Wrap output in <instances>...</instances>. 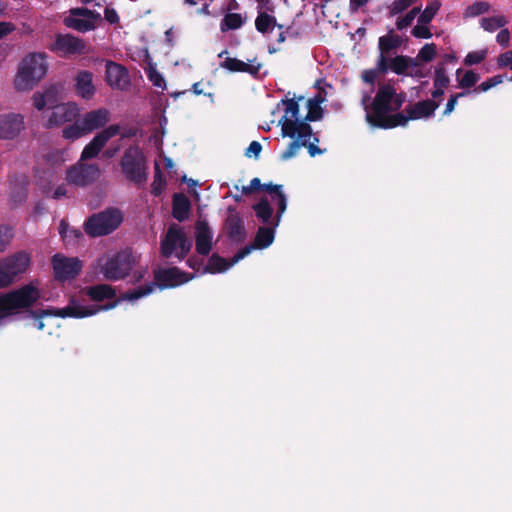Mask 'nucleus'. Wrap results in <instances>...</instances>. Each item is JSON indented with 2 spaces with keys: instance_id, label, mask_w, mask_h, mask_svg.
Listing matches in <instances>:
<instances>
[{
  "instance_id": "nucleus-25",
  "label": "nucleus",
  "mask_w": 512,
  "mask_h": 512,
  "mask_svg": "<svg viewBox=\"0 0 512 512\" xmlns=\"http://www.w3.org/2000/svg\"><path fill=\"white\" fill-rule=\"evenodd\" d=\"M109 121V111L105 108H99L96 110H92L87 112L84 117L81 119V122L87 132L91 133L92 131L104 127V125Z\"/></svg>"
},
{
  "instance_id": "nucleus-35",
  "label": "nucleus",
  "mask_w": 512,
  "mask_h": 512,
  "mask_svg": "<svg viewBox=\"0 0 512 512\" xmlns=\"http://www.w3.org/2000/svg\"><path fill=\"white\" fill-rule=\"evenodd\" d=\"M144 70L148 80L153 84V86L161 88L162 90L166 89V81L163 75L157 70L155 63L150 60Z\"/></svg>"
},
{
  "instance_id": "nucleus-10",
  "label": "nucleus",
  "mask_w": 512,
  "mask_h": 512,
  "mask_svg": "<svg viewBox=\"0 0 512 512\" xmlns=\"http://www.w3.org/2000/svg\"><path fill=\"white\" fill-rule=\"evenodd\" d=\"M100 173L97 164H87L80 159L67 170L66 180L70 184L85 187L95 182L100 177Z\"/></svg>"
},
{
  "instance_id": "nucleus-20",
  "label": "nucleus",
  "mask_w": 512,
  "mask_h": 512,
  "mask_svg": "<svg viewBox=\"0 0 512 512\" xmlns=\"http://www.w3.org/2000/svg\"><path fill=\"white\" fill-rule=\"evenodd\" d=\"M213 233L205 220H198L195 225V242L198 254L207 256L212 249Z\"/></svg>"
},
{
  "instance_id": "nucleus-53",
  "label": "nucleus",
  "mask_w": 512,
  "mask_h": 512,
  "mask_svg": "<svg viewBox=\"0 0 512 512\" xmlns=\"http://www.w3.org/2000/svg\"><path fill=\"white\" fill-rule=\"evenodd\" d=\"M390 60L391 59H389L386 54L380 53L376 63V68H374L379 75H384L388 72L390 69Z\"/></svg>"
},
{
  "instance_id": "nucleus-62",
  "label": "nucleus",
  "mask_w": 512,
  "mask_h": 512,
  "mask_svg": "<svg viewBox=\"0 0 512 512\" xmlns=\"http://www.w3.org/2000/svg\"><path fill=\"white\" fill-rule=\"evenodd\" d=\"M257 3H258V6H257V9H258V12L259 11H262V10H265L264 12H274V4L272 2V0H256Z\"/></svg>"
},
{
  "instance_id": "nucleus-13",
  "label": "nucleus",
  "mask_w": 512,
  "mask_h": 512,
  "mask_svg": "<svg viewBox=\"0 0 512 512\" xmlns=\"http://www.w3.org/2000/svg\"><path fill=\"white\" fill-rule=\"evenodd\" d=\"M0 263L11 285L19 276L26 273L31 264V255L21 250L3 258Z\"/></svg>"
},
{
  "instance_id": "nucleus-36",
  "label": "nucleus",
  "mask_w": 512,
  "mask_h": 512,
  "mask_svg": "<svg viewBox=\"0 0 512 512\" xmlns=\"http://www.w3.org/2000/svg\"><path fill=\"white\" fill-rule=\"evenodd\" d=\"M87 132L81 122V120L77 119L74 120V122L68 126H66L62 131L63 138L67 140H77L81 138L82 136L86 135Z\"/></svg>"
},
{
  "instance_id": "nucleus-12",
  "label": "nucleus",
  "mask_w": 512,
  "mask_h": 512,
  "mask_svg": "<svg viewBox=\"0 0 512 512\" xmlns=\"http://www.w3.org/2000/svg\"><path fill=\"white\" fill-rule=\"evenodd\" d=\"M70 16L63 21L68 28L79 32H87L95 29L93 20H100V13L84 7H76L70 9Z\"/></svg>"
},
{
  "instance_id": "nucleus-46",
  "label": "nucleus",
  "mask_w": 512,
  "mask_h": 512,
  "mask_svg": "<svg viewBox=\"0 0 512 512\" xmlns=\"http://www.w3.org/2000/svg\"><path fill=\"white\" fill-rule=\"evenodd\" d=\"M297 139L290 142L288 147L286 148L285 151H283V153L281 154V159L282 160H288L292 157H294L299 148L302 147V145H306V138H301L299 139L298 137H296Z\"/></svg>"
},
{
  "instance_id": "nucleus-21",
  "label": "nucleus",
  "mask_w": 512,
  "mask_h": 512,
  "mask_svg": "<svg viewBox=\"0 0 512 512\" xmlns=\"http://www.w3.org/2000/svg\"><path fill=\"white\" fill-rule=\"evenodd\" d=\"M24 121L20 114L0 115V139H13L23 129Z\"/></svg>"
},
{
  "instance_id": "nucleus-60",
  "label": "nucleus",
  "mask_w": 512,
  "mask_h": 512,
  "mask_svg": "<svg viewBox=\"0 0 512 512\" xmlns=\"http://www.w3.org/2000/svg\"><path fill=\"white\" fill-rule=\"evenodd\" d=\"M33 105L37 110H43L46 106L45 96L41 93H35L32 97Z\"/></svg>"
},
{
  "instance_id": "nucleus-1",
  "label": "nucleus",
  "mask_w": 512,
  "mask_h": 512,
  "mask_svg": "<svg viewBox=\"0 0 512 512\" xmlns=\"http://www.w3.org/2000/svg\"><path fill=\"white\" fill-rule=\"evenodd\" d=\"M41 298L39 281L34 280L17 289L7 293L0 294V314L1 317L23 314L22 318L31 317L35 320L34 326L38 330H43L45 324L43 318L46 316H55L60 318H85L94 315L97 310H88L78 304L74 299L64 308L36 309L32 307Z\"/></svg>"
},
{
  "instance_id": "nucleus-30",
  "label": "nucleus",
  "mask_w": 512,
  "mask_h": 512,
  "mask_svg": "<svg viewBox=\"0 0 512 512\" xmlns=\"http://www.w3.org/2000/svg\"><path fill=\"white\" fill-rule=\"evenodd\" d=\"M236 263L237 262H233V257L230 259V261H227L217 253H214L210 256L208 263L204 268V272L210 274L222 273Z\"/></svg>"
},
{
  "instance_id": "nucleus-57",
  "label": "nucleus",
  "mask_w": 512,
  "mask_h": 512,
  "mask_svg": "<svg viewBox=\"0 0 512 512\" xmlns=\"http://www.w3.org/2000/svg\"><path fill=\"white\" fill-rule=\"evenodd\" d=\"M378 76L379 74L375 69H367L363 71L361 77L365 83L373 85Z\"/></svg>"
},
{
  "instance_id": "nucleus-56",
  "label": "nucleus",
  "mask_w": 512,
  "mask_h": 512,
  "mask_svg": "<svg viewBox=\"0 0 512 512\" xmlns=\"http://www.w3.org/2000/svg\"><path fill=\"white\" fill-rule=\"evenodd\" d=\"M489 9V4L486 2H477L469 7V11L471 15H480L487 12Z\"/></svg>"
},
{
  "instance_id": "nucleus-33",
  "label": "nucleus",
  "mask_w": 512,
  "mask_h": 512,
  "mask_svg": "<svg viewBox=\"0 0 512 512\" xmlns=\"http://www.w3.org/2000/svg\"><path fill=\"white\" fill-rule=\"evenodd\" d=\"M402 44V39L399 35L390 30L387 35L381 36L378 40V49L380 53L387 54L396 50Z\"/></svg>"
},
{
  "instance_id": "nucleus-28",
  "label": "nucleus",
  "mask_w": 512,
  "mask_h": 512,
  "mask_svg": "<svg viewBox=\"0 0 512 512\" xmlns=\"http://www.w3.org/2000/svg\"><path fill=\"white\" fill-rule=\"evenodd\" d=\"M43 164L47 166V171H43L45 177L50 182L54 179L57 169L64 163L63 154L60 151H51L43 156Z\"/></svg>"
},
{
  "instance_id": "nucleus-44",
  "label": "nucleus",
  "mask_w": 512,
  "mask_h": 512,
  "mask_svg": "<svg viewBox=\"0 0 512 512\" xmlns=\"http://www.w3.org/2000/svg\"><path fill=\"white\" fill-rule=\"evenodd\" d=\"M420 7H413L410 11H408L404 16L399 17L396 20V28L398 30H403L409 27L414 21L415 17L420 13Z\"/></svg>"
},
{
  "instance_id": "nucleus-50",
  "label": "nucleus",
  "mask_w": 512,
  "mask_h": 512,
  "mask_svg": "<svg viewBox=\"0 0 512 512\" xmlns=\"http://www.w3.org/2000/svg\"><path fill=\"white\" fill-rule=\"evenodd\" d=\"M13 238L12 228L9 226H0V252L5 251Z\"/></svg>"
},
{
  "instance_id": "nucleus-45",
  "label": "nucleus",
  "mask_w": 512,
  "mask_h": 512,
  "mask_svg": "<svg viewBox=\"0 0 512 512\" xmlns=\"http://www.w3.org/2000/svg\"><path fill=\"white\" fill-rule=\"evenodd\" d=\"M480 77L473 70H467L461 78H458V85L462 89H470L476 85Z\"/></svg>"
},
{
  "instance_id": "nucleus-59",
  "label": "nucleus",
  "mask_w": 512,
  "mask_h": 512,
  "mask_svg": "<svg viewBox=\"0 0 512 512\" xmlns=\"http://www.w3.org/2000/svg\"><path fill=\"white\" fill-rule=\"evenodd\" d=\"M496 40L499 45L506 47L510 41V32L508 29H502L496 36Z\"/></svg>"
},
{
  "instance_id": "nucleus-17",
  "label": "nucleus",
  "mask_w": 512,
  "mask_h": 512,
  "mask_svg": "<svg viewBox=\"0 0 512 512\" xmlns=\"http://www.w3.org/2000/svg\"><path fill=\"white\" fill-rule=\"evenodd\" d=\"M120 133V126L112 124L97 133L94 138L84 147L81 153V161L96 157L106 143L114 136Z\"/></svg>"
},
{
  "instance_id": "nucleus-37",
  "label": "nucleus",
  "mask_w": 512,
  "mask_h": 512,
  "mask_svg": "<svg viewBox=\"0 0 512 512\" xmlns=\"http://www.w3.org/2000/svg\"><path fill=\"white\" fill-rule=\"evenodd\" d=\"M166 185H167L166 178L163 175V173L159 167V164L156 163L155 171H154V178H153V182L151 184V193L155 197H159L164 192Z\"/></svg>"
},
{
  "instance_id": "nucleus-4",
  "label": "nucleus",
  "mask_w": 512,
  "mask_h": 512,
  "mask_svg": "<svg viewBox=\"0 0 512 512\" xmlns=\"http://www.w3.org/2000/svg\"><path fill=\"white\" fill-rule=\"evenodd\" d=\"M48 65L45 55L33 53L25 57L19 67L15 87L20 91L30 90L47 73Z\"/></svg>"
},
{
  "instance_id": "nucleus-52",
  "label": "nucleus",
  "mask_w": 512,
  "mask_h": 512,
  "mask_svg": "<svg viewBox=\"0 0 512 512\" xmlns=\"http://www.w3.org/2000/svg\"><path fill=\"white\" fill-rule=\"evenodd\" d=\"M427 24H417L413 27L411 34L420 39H429L432 37L430 29L426 26Z\"/></svg>"
},
{
  "instance_id": "nucleus-32",
  "label": "nucleus",
  "mask_w": 512,
  "mask_h": 512,
  "mask_svg": "<svg viewBox=\"0 0 512 512\" xmlns=\"http://www.w3.org/2000/svg\"><path fill=\"white\" fill-rule=\"evenodd\" d=\"M221 67L227 69L230 72H246L253 75L258 73V68H255L242 60L232 57H227L221 63Z\"/></svg>"
},
{
  "instance_id": "nucleus-2",
  "label": "nucleus",
  "mask_w": 512,
  "mask_h": 512,
  "mask_svg": "<svg viewBox=\"0 0 512 512\" xmlns=\"http://www.w3.org/2000/svg\"><path fill=\"white\" fill-rule=\"evenodd\" d=\"M406 101V93H397L390 82L379 84L376 95L366 106V121L373 127L392 129L405 126V115L398 112Z\"/></svg>"
},
{
  "instance_id": "nucleus-48",
  "label": "nucleus",
  "mask_w": 512,
  "mask_h": 512,
  "mask_svg": "<svg viewBox=\"0 0 512 512\" xmlns=\"http://www.w3.org/2000/svg\"><path fill=\"white\" fill-rule=\"evenodd\" d=\"M504 78L502 75H495L491 78H488L481 84H479L477 87L474 88L473 92L479 93V92H487L491 88L501 84L503 82Z\"/></svg>"
},
{
  "instance_id": "nucleus-18",
  "label": "nucleus",
  "mask_w": 512,
  "mask_h": 512,
  "mask_svg": "<svg viewBox=\"0 0 512 512\" xmlns=\"http://www.w3.org/2000/svg\"><path fill=\"white\" fill-rule=\"evenodd\" d=\"M105 80L113 89L124 90L130 85L128 70L112 60L106 61Z\"/></svg>"
},
{
  "instance_id": "nucleus-16",
  "label": "nucleus",
  "mask_w": 512,
  "mask_h": 512,
  "mask_svg": "<svg viewBox=\"0 0 512 512\" xmlns=\"http://www.w3.org/2000/svg\"><path fill=\"white\" fill-rule=\"evenodd\" d=\"M274 223L275 219L272 220L271 226L259 227L256 232L253 244L246 245L245 247L241 248L233 256V262H239L247 255H249L254 249H265L269 247L273 243L275 237V228L277 226H274Z\"/></svg>"
},
{
  "instance_id": "nucleus-11",
  "label": "nucleus",
  "mask_w": 512,
  "mask_h": 512,
  "mask_svg": "<svg viewBox=\"0 0 512 512\" xmlns=\"http://www.w3.org/2000/svg\"><path fill=\"white\" fill-rule=\"evenodd\" d=\"M133 267V260L126 252H119L109 258L103 265L101 272L105 279L116 281L125 278Z\"/></svg>"
},
{
  "instance_id": "nucleus-27",
  "label": "nucleus",
  "mask_w": 512,
  "mask_h": 512,
  "mask_svg": "<svg viewBox=\"0 0 512 512\" xmlns=\"http://www.w3.org/2000/svg\"><path fill=\"white\" fill-rule=\"evenodd\" d=\"M191 209V202L189 198L183 193H175L172 200V215L173 217L182 222L188 218Z\"/></svg>"
},
{
  "instance_id": "nucleus-51",
  "label": "nucleus",
  "mask_w": 512,
  "mask_h": 512,
  "mask_svg": "<svg viewBox=\"0 0 512 512\" xmlns=\"http://www.w3.org/2000/svg\"><path fill=\"white\" fill-rule=\"evenodd\" d=\"M469 93H470V91H462V92L450 95V97L446 103L445 109L443 111V115L447 116V115L451 114L453 112V110L455 109V106L457 105L458 99L467 96Z\"/></svg>"
},
{
  "instance_id": "nucleus-49",
  "label": "nucleus",
  "mask_w": 512,
  "mask_h": 512,
  "mask_svg": "<svg viewBox=\"0 0 512 512\" xmlns=\"http://www.w3.org/2000/svg\"><path fill=\"white\" fill-rule=\"evenodd\" d=\"M487 56V50L471 51L464 58V64L466 66H472L481 63Z\"/></svg>"
},
{
  "instance_id": "nucleus-15",
  "label": "nucleus",
  "mask_w": 512,
  "mask_h": 512,
  "mask_svg": "<svg viewBox=\"0 0 512 512\" xmlns=\"http://www.w3.org/2000/svg\"><path fill=\"white\" fill-rule=\"evenodd\" d=\"M192 276L181 271L177 267L170 268H158L154 271V280L152 283L153 287L157 285L161 290L166 288H174L187 283Z\"/></svg>"
},
{
  "instance_id": "nucleus-64",
  "label": "nucleus",
  "mask_w": 512,
  "mask_h": 512,
  "mask_svg": "<svg viewBox=\"0 0 512 512\" xmlns=\"http://www.w3.org/2000/svg\"><path fill=\"white\" fill-rule=\"evenodd\" d=\"M368 2L369 0H350L349 9L352 13H355L360 7L365 6Z\"/></svg>"
},
{
  "instance_id": "nucleus-38",
  "label": "nucleus",
  "mask_w": 512,
  "mask_h": 512,
  "mask_svg": "<svg viewBox=\"0 0 512 512\" xmlns=\"http://www.w3.org/2000/svg\"><path fill=\"white\" fill-rule=\"evenodd\" d=\"M243 24H244V20H243L241 14L228 13L222 19L220 27H221L222 32H226L228 30L239 29Z\"/></svg>"
},
{
  "instance_id": "nucleus-42",
  "label": "nucleus",
  "mask_w": 512,
  "mask_h": 512,
  "mask_svg": "<svg viewBox=\"0 0 512 512\" xmlns=\"http://www.w3.org/2000/svg\"><path fill=\"white\" fill-rule=\"evenodd\" d=\"M434 86L447 88L450 84V79L446 74L444 63H438L434 71Z\"/></svg>"
},
{
  "instance_id": "nucleus-34",
  "label": "nucleus",
  "mask_w": 512,
  "mask_h": 512,
  "mask_svg": "<svg viewBox=\"0 0 512 512\" xmlns=\"http://www.w3.org/2000/svg\"><path fill=\"white\" fill-rule=\"evenodd\" d=\"M253 211L255 212L256 217L263 223V224H270L271 225V218L273 215V209L267 200V198H261L258 203L254 204L252 206Z\"/></svg>"
},
{
  "instance_id": "nucleus-24",
  "label": "nucleus",
  "mask_w": 512,
  "mask_h": 512,
  "mask_svg": "<svg viewBox=\"0 0 512 512\" xmlns=\"http://www.w3.org/2000/svg\"><path fill=\"white\" fill-rule=\"evenodd\" d=\"M225 231L227 237L237 243L246 238V230L242 218L237 214H229L225 220Z\"/></svg>"
},
{
  "instance_id": "nucleus-47",
  "label": "nucleus",
  "mask_w": 512,
  "mask_h": 512,
  "mask_svg": "<svg viewBox=\"0 0 512 512\" xmlns=\"http://www.w3.org/2000/svg\"><path fill=\"white\" fill-rule=\"evenodd\" d=\"M307 107L308 112L302 121H305L306 123L314 122L320 120L323 117V109L320 105L308 101Z\"/></svg>"
},
{
  "instance_id": "nucleus-41",
  "label": "nucleus",
  "mask_w": 512,
  "mask_h": 512,
  "mask_svg": "<svg viewBox=\"0 0 512 512\" xmlns=\"http://www.w3.org/2000/svg\"><path fill=\"white\" fill-rule=\"evenodd\" d=\"M440 4L437 1H434L426 6L422 13H419L418 23L419 24H429L437 11L439 10Z\"/></svg>"
},
{
  "instance_id": "nucleus-9",
  "label": "nucleus",
  "mask_w": 512,
  "mask_h": 512,
  "mask_svg": "<svg viewBox=\"0 0 512 512\" xmlns=\"http://www.w3.org/2000/svg\"><path fill=\"white\" fill-rule=\"evenodd\" d=\"M49 50L62 58H70L88 52L86 42L69 33L56 34L54 41L49 45Z\"/></svg>"
},
{
  "instance_id": "nucleus-31",
  "label": "nucleus",
  "mask_w": 512,
  "mask_h": 512,
  "mask_svg": "<svg viewBox=\"0 0 512 512\" xmlns=\"http://www.w3.org/2000/svg\"><path fill=\"white\" fill-rule=\"evenodd\" d=\"M275 26L279 29L283 28L282 24H277V20L274 16L267 12L259 11L255 19L256 30L262 34L270 32Z\"/></svg>"
},
{
  "instance_id": "nucleus-5",
  "label": "nucleus",
  "mask_w": 512,
  "mask_h": 512,
  "mask_svg": "<svg viewBox=\"0 0 512 512\" xmlns=\"http://www.w3.org/2000/svg\"><path fill=\"white\" fill-rule=\"evenodd\" d=\"M123 222V214L118 208H107L89 216L83 225L90 237L106 236L114 232Z\"/></svg>"
},
{
  "instance_id": "nucleus-29",
  "label": "nucleus",
  "mask_w": 512,
  "mask_h": 512,
  "mask_svg": "<svg viewBox=\"0 0 512 512\" xmlns=\"http://www.w3.org/2000/svg\"><path fill=\"white\" fill-rule=\"evenodd\" d=\"M418 61L406 55H397L390 60V69L397 75H408L409 68L417 67Z\"/></svg>"
},
{
  "instance_id": "nucleus-43",
  "label": "nucleus",
  "mask_w": 512,
  "mask_h": 512,
  "mask_svg": "<svg viewBox=\"0 0 512 512\" xmlns=\"http://www.w3.org/2000/svg\"><path fill=\"white\" fill-rule=\"evenodd\" d=\"M437 54V46L434 43H426L418 52L417 61L431 62Z\"/></svg>"
},
{
  "instance_id": "nucleus-61",
  "label": "nucleus",
  "mask_w": 512,
  "mask_h": 512,
  "mask_svg": "<svg viewBox=\"0 0 512 512\" xmlns=\"http://www.w3.org/2000/svg\"><path fill=\"white\" fill-rule=\"evenodd\" d=\"M15 25L11 22H0V40L13 32Z\"/></svg>"
},
{
  "instance_id": "nucleus-22",
  "label": "nucleus",
  "mask_w": 512,
  "mask_h": 512,
  "mask_svg": "<svg viewBox=\"0 0 512 512\" xmlns=\"http://www.w3.org/2000/svg\"><path fill=\"white\" fill-rule=\"evenodd\" d=\"M438 107L439 103L431 99L418 101L414 105L407 106L405 109L407 113V115H405V125L409 120H417L433 116Z\"/></svg>"
},
{
  "instance_id": "nucleus-6",
  "label": "nucleus",
  "mask_w": 512,
  "mask_h": 512,
  "mask_svg": "<svg viewBox=\"0 0 512 512\" xmlns=\"http://www.w3.org/2000/svg\"><path fill=\"white\" fill-rule=\"evenodd\" d=\"M120 167L126 180L138 186L148 179V166L143 151L138 146L128 147L120 160Z\"/></svg>"
},
{
  "instance_id": "nucleus-14",
  "label": "nucleus",
  "mask_w": 512,
  "mask_h": 512,
  "mask_svg": "<svg viewBox=\"0 0 512 512\" xmlns=\"http://www.w3.org/2000/svg\"><path fill=\"white\" fill-rule=\"evenodd\" d=\"M51 262L54 277L60 281L76 278L82 269L80 260L77 258H68L59 253L53 255Z\"/></svg>"
},
{
  "instance_id": "nucleus-55",
  "label": "nucleus",
  "mask_w": 512,
  "mask_h": 512,
  "mask_svg": "<svg viewBox=\"0 0 512 512\" xmlns=\"http://www.w3.org/2000/svg\"><path fill=\"white\" fill-rule=\"evenodd\" d=\"M262 151V145L258 141H252L245 151V156L258 158Z\"/></svg>"
},
{
  "instance_id": "nucleus-63",
  "label": "nucleus",
  "mask_w": 512,
  "mask_h": 512,
  "mask_svg": "<svg viewBox=\"0 0 512 512\" xmlns=\"http://www.w3.org/2000/svg\"><path fill=\"white\" fill-rule=\"evenodd\" d=\"M309 138L310 137L306 138V145H302L303 147H306L308 149L309 155L311 157H315L316 155L322 154L324 150L320 149L314 143H310Z\"/></svg>"
},
{
  "instance_id": "nucleus-23",
  "label": "nucleus",
  "mask_w": 512,
  "mask_h": 512,
  "mask_svg": "<svg viewBox=\"0 0 512 512\" xmlns=\"http://www.w3.org/2000/svg\"><path fill=\"white\" fill-rule=\"evenodd\" d=\"M74 88L76 94L81 98L86 100L91 99L96 92V88L93 84V73L88 70L78 71L75 76Z\"/></svg>"
},
{
  "instance_id": "nucleus-40",
  "label": "nucleus",
  "mask_w": 512,
  "mask_h": 512,
  "mask_svg": "<svg viewBox=\"0 0 512 512\" xmlns=\"http://www.w3.org/2000/svg\"><path fill=\"white\" fill-rule=\"evenodd\" d=\"M418 0H394L391 5L388 6V16L393 17L401 14L409 7L414 5Z\"/></svg>"
},
{
  "instance_id": "nucleus-39",
  "label": "nucleus",
  "mask_w": 512,
  "mask_h": 512,
  "mask_svg": "<svg viewBox=\"0 0 512 512\" xmlns=\"http://www.w3.org/2000/svg\"><path fill=\"white\" fill-rule=\"evenodd\" d=\"M507 19L504 16H494L488 18H482L481 27L488 32H494L495 30L504 27L507 24Z\"/></svg>"
},
{
  "instance_id": "nucleus-58",
  "label": "nucleus",
  "mask_w": 512,
  "mask_h": 512,
  "mask_svg": "<svg viewBox=\"0 0 512 512\" xmlns=\"http://www.w3.org/2000/svg\"><path fill=\"white\" fill-rule=\"evenodd\" d=\"M104 16L110 24L119 23L120 18L118 16L117 11L114 8L106 7L104 10Z\"/></svg>"
},
{
  "instance_id": "nucleus-19",
  "label": "nucleus",
  "mask_w": 512,
  "mask_h": 512,
  "mask_svg": "<svg viewBox=\"0 0 512 512\" xmlns=\"http://www.w3.org/2000/svg\"><path fill=\"white\" fill-rule=\"evenodd\" d=\"M79 116V108L76 103L68 102L53 107L48 118L50 127L59 126L67 122L76 120Z\"/></svg>"
},
{
  "instance_id": "nucleus-3",
  "label": "nucleus",
  "mask_w": 512,
  "mask_h": 512,
  "mask_svg": "<svg viewBox=\"0 0 512 512\" xmlns=\"http://www.w3.org/2000/svg\"><path fill=\"white\" fill-rule=\"evenodd\" d=\"M153 291V284H145L144 286L137 287L133 290L127 291L121 294L120 297H116V290L109 284H97L89 286L85 289V294L94 302H103L104 300H110L104 305L97 307H87L88 310H97L94 314L101 310H112L116 308L121 301L129 300L135 301L141 297L149 295Z\"/></svg>"
},
{
  "instance_id": "nucleus-54",
  "label": "nucleus",
  "mask_w": 512,
  "mask_h": 512,
  "mask_svg": "<svg viewBox=\"0 0 512 512\" xmlns=\"http://www.w3.org/2000/svg\"><path fill=\"white\" fill-rule=\"evenodd\" d=\"M497 65L499 68L510 67L512 70V50L500 54L497 58Z\"/></svg>"
},
{
  "instance_id": "nucleus-8",
  "label": "nucleus",
  "mask_w": 512,
  "mask_h": 512,
  "mask_svg": "<svg viewBox=\"0 0 512 512\" xmlns=\"http://www.w3.org/2000/svg\"><path fill=\"white\" fill-rule=\"evenodd\" d=\"M191 247L192 242L188 239L185 231L173 224L168 228L165 237L162 239L160 250L163 257L169 258L179 248L175 256L179 260H183L189 254Z\"/></svg>"
},
{
  "instance_id": "nucleus-26",
  "label": "nucleus",
  "mask_w": 512,
  "mask_h": 512,
  "mask_svg": "<svg viewBox=\"0 0 512 512\" xmlns=\"http://www.w3.org/2000/svg\"><path fill=\"white\" fill-rule=\"evenodd\" d=\"M262 190L271 194L272 200H274L278 206L277 214L275 216L274 226H278L282 214L285 212L287 207V198L286 195L282 191V185L273 184V183H265L262 186Z\"/></svg>"
},
{
  "instance_id": "nucleus-7",
  "label": "nucleus",
  "mask_w": 512,
  "mask_h": 512,
  "mask_svg": "<svg viewBox=\"0 0 512 512\" xmlns=\"http://www.w3.org/2000/svg\"><path fill=\"white\" fill-rule=\"evenodd\" d=\"M281 103L286 106L285 114L279 121L283 137L308 138L312 135V127L309 123L298 119L299 104L294 99H282Z\"/></svg>"
}]
</instances>
